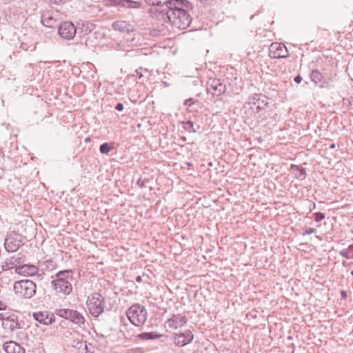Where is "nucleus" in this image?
Wrapping results in <instances>:
<instances>
[{
  "label": "nucleus",
  "mask_w": 353,
  "mask_h": 353,
  "mask_svg": "<svg viewBox=\"0 0 353 353\" xmlns=\"http://www.w3.org/2000/svg\"><path fill=\"white\" fill-rule=\"evenodd\" d=\"M192 8L191 3L186 0H171L168 8L159 10L165 22L170 23L173 27L184 30L190 26L192 17L189 10Z\"/></svg>",
  "instance_id": "1"
},
{
  "label": "nucleus",
  "mask_w": 353,
  "mask_h": 353,
  "mask_svg": "<svg viewBox=\"0 0 353 353\" xmlns=\"http://www.w3.org/2000/svg\"><path fill=\"white\" fill-rule=\"evenodd\" d=\"M268 97L262 94H254L250 97L243 105L245 117L247 118L259 117V112L268 106Z\"/></svg>",
  "instance_id": "2"
},
{
  "label": "nucleus",
  "mask_w": 353,
  "mask_h": 353,
  "mask_svg": "<svg viewBox=\"0 0 353 353\" xmlns=\"http://www.w3.org/2000/svg\"><path fill=\"white\" fill-rule=\"evenodd\" d=\"M72 274V270L59 271L55 274V279L52 281L51 284L56 293L66 296L72 292L71 280Z\"/></svg>",
  "instance_id": "3"
},
{
  "label": "nucleus",
  "mask_w": 353,
  "mask_h": 353,
  "mask_svg": "<svg viewBox=\"0 0 353 353\" xmlns=\"http://www.w3.org/2000/svg\"><path fill=\"white\" fill-rule=\"evenodd\" d=\"M86 305L91 315L98 317L104 312L105 300L101 294L95 292L88 296Z\"/></svg>",
  "instance_id": "4"
},
{
  "label": "nucleus",
  "mask_w": 353,
  "mask_h": 353,
  "mask_svg": "<svg viewBox=\"0 0 353 353\" xmlns=\"http://www.w3.org/2000/svg\"><path fill=\"white\" fill-rule=\"evenodd\" d=\"M126 314L130 321L136 326H140L144 324L148 316L146 309L143 305L140 304L132 305L127 310Z\"/></svg>",
  "instance_id": "5"
},
{
  "label": "nucleus",
  "mask_w": 353,
  "mask_h": 353,
  "mask_svg": "<svg viewBox=\"0 0 353 353\" xmlns=\"http://www.w3.org/2000/svg\"><path fill=\"white\" fill-rule=\"evenodd\" d=\"M13 290L15 294L25 299H30L36 294L37 286L32 281L25 279L16 281Z\"/></svg>",
  "instance_id": "6"
},
{
  "label": "nucleus",
  "mask_w": 353,
  "mask_h": 353,
  "mask_svg": "<svg viewBox=\"0 0 353 353\" xmlns=\"http://www.w3.org/2000/svg\"><path fill=\"white\" fill-rule=\"evenodd\" d=\"M25 237L17 232L12 231L8 234L5 239L4 247L7 252L17 251L24 244Z\"/></svg>",
  "instance_id": "7"
},
{
  "label": "nucleus",
  "mask_w": 353,
  "mask_h": 353,
  "mask_svg": "<svg viewBox=\"0 0 353 353\" xmlns=\"http://www.w3.org/2000/svg\"><path fill=\"white\" fill-rule=\"evenodd\" d=\"M269 56L272 59H285L290 57V52L284 44L273 42L270 46Z\"/></svg>",
  "instance_id": "8"
},
{
  "label": "nucleus",
  "mask_w": 353,
  "mask_h": 353,
  "mask_svg": "<svg viewBox=\"0 0 353 353\" xmlns=\"http://www.w3.org/2000/svg\"><path fill=\"white\" fill-rule=\"evenodd\" d=\"M207 91L213 96H221L226 91V85L219 79H210L207 83Z\"/></svg>",
  "instance_id": "9"
},
{
  "label": "nucleus",
  "mask_w": 353,
  "mask_h": 353,
  "mask_svg": "<svg viewBox=\"0 0 353 353\" xmlns=\"http://www.w3.org/2000/svg\"><path fill=\"white\" fill-rule=\"evenodd\" d=\"M77 32L76 27L72 22L65 21L59 26V34L65 39L70 40L72 39Z\"/></svg>",
  "instance_id": "10"
},
{
  "label": "nucleus",
  "mask_w": 353,
  "mask_h": 353,
  "mask_svg": "<svg viewBox=\"0 0 353 353\" xmlns=\"http://www.w3.org/2000/svg\"><path fill=\"white\" fill-rule=\"evenodd\" d=\"M193 339V334L189 330H187L183 332L174 334V343L176 345L181 347L185 346L190 343L192 341Z\"/></svg>",
  "instance_id": "11"
},
{
  "label": "nucleus",
  "mask_w": 353,
  "mask_h": 353,
  "mask_svg": "<svg viewBox=\"0 0 353 353\" xmlns=\"http://www.w3.org/2000/svg\"><path fill=\"white\" fill-rule=\"evenodd\" d=\"M15 272L23 276H32L37 274L39 268L32 264H23L16 267Z\"/></svg>",
  "instance_id": "12"
},
{
  "label": "nucleus",
  "mask_w": 353,
  "mask_h": 353,
  "mask_svg": "<svg viewBox=\"0 0 353 353\" xmlns=\"http://www.w3.org/2000/svg\"><path fill=\"white\" fill-rule=\"evenodd\" d=\"M188 319L184 314H173L169 319H168L166 324L170 328L178 329L185 325Z\"/></svg>",
  "instance_id": "13"
},
{
  "label": "nucleus",
  "mask_w": 353,
  "mask_h": 353,
  "mask_svg": "<svg viewBox=\"0 0 353 353\" xmlns=\"http://www.w3.org/2000/svg\"><path fill=\"white\" fill-rule=\"evenodd\" d=\"M2 326L5 330L9 332H12L20 328V323H19L17 316L12 314L7 317L2 318Z\"/></svg>",
  "instance_id": "14"
},
{
  "label": "nucleus",
  "mask_w": 353,
  "mask_h": 353,
  "mask_svg": "<svg viewBox=\"0 0 353 353\" xmlns=\"http://www.w3.org/2000/svg\"><path fill=\"white\" fill-rule=\"evenodd\" d=\"M34 319L43 325H50L54 322L53 315L50 316L47 312H37L32 314Z\"/></svg>",
  "instance_id": "15"
},
{
  "label": "nucleus",
  "mask_w": 353,
  "mask_h": 353,
  "mask_svg": "<svg viewBox=\"0 0 353 353\" xmlns=\"http://www.w3.org/2000/svg\"><path fill=\"white\" fill-rule=\"evenodd\" d=\"M41 23L48 28H54L57 26V21L50 11H45L41 14Z\"/></svg>",
  "instance_id": "16"
},
{
  "label": "nucleus",
  "mask_w": 353,
  "mask_h": 353,
  "mask_svg": "<svg viewBox=\"0 0 353 353\" xmlns=\"http://www.w3.org/2000/svg\"><path fill=\"white\" fill-rule=\"evenodd\" d=\"M3 349L6 353H25V350L19 343L10 341L3 344Z\"/></svg>",
  "instance_id": "17"
},
{
  "label": "nucleus",
  "mask_w": 353,
  "mask_h": 353,
  "mask_svg": "<svg viewBox=\"0 0 353 353\" xmlns=\"http://www.w3.org/2000/svg\"><path fill=\"white\" fill-rule=\"evenodd\" d=\"M112 27L114 30H117L121 32L129 33L130 31L132 30V26L125 21H114L112 23Z\"/></svg>",
  "instance_id": "18"
},
{
  "label": "nucleus",
  "mask_w": 353,
  "mask_h": 353,
  "mask_svg": "<svg viewBox=\"0 0 353 353\" xmlns=\"http://www.w3.org/2000/svg\"><path fill=\"white\" fill-rule=\"evenodd\" d=\"M68 320H70L72 323L77 324L79 325H83L85 323V319L83 316L77 310H74L72 309H70Z\"/></svg>",
  "instance_id": "19"
},
{
  "label": "nucleus",
  "mask_w": 353,
  "mask_h": 353,
  "mask_svg": "<svg viewBox=\"0 0 353 353\" xmlns=\"http://www.w3.org/2000/svg\"><path fill=\"white\" fill-rule=\"evenodd\" d=\"M291 171L297 179L303 180L306 176L305 170L299 165H292Z\"/></svg>",
  "instance_id": "20"
},
{
  "label": "nucleus",
  "mask_w": 353,
  "mask_h": 353,
  "mask_svg": "<svg viewBox=\"0 0 353 353\" xmlns=\"http://www.w3.org/2000/svg\"><path fill=\"white\" fill-rule=\"evenodd\" d=\"M162 336V334H158L154 332H143L138 335V337L141 340H154L159 339Z\"/></svg>",
  "instance_id": "21"
},
{
  "label": "nucleus",
  "mask_w": 353,
  "mask_h": 353,
  "mask_svg": "<svg viewBox=\"0 0 353 353\" xmlns=\"http://www.w3.org/2000/svg\"><path fill=\"white\" fill-rule=\"evenodd\" d=\"M41 266L43 271L50 272L57 268V264L55 261L48 259L41 263Z\"/></svg>",
  "instance_id": "22"
},
{
  "label": "nucleus",
  "mask_w": 353,
  "mask_h": 353,
  "mask_svg": "<svg viewBox=\"0 0 353 353\" xmlns=\"http://www.w3.org/2000/svg\"><path fill=\"white\" fill-rule=\"evenodd\" d=\"M14 261L15 260H13V258L11 256L10 258H8L2 263L1 265V269L3 271H7L9 270H11L12 268H14V271L16 270V267L17 265H15Z\"/></svg>",
  "instance_id": "23"
},
{
  "label": "nucleus",
  "mask_w": 353,
  "mask_h": 353,
  "mask_svg": "<svg viewBox=\"0 0 353 353\" xmlns=\"http://www.w3.org/2000/svg\"><path fill=\"white\" fill-rule=\"evenodd\" d=\"M121 4L128 8H139L141 7V2L132 0H125L121 1Z\"/></svg>",
  "instance_id": "24"
},
{
  "label": "nucleus",
  "mask_w": 353,
  "mask_h": 353,
  "mask_svg": "<svg viewBox=\"0 0 353 353\" xmlns=\"http://www.w3.org/2000/svg\"><path fill=\"white\" fill-rule=\"evenodd\" d=\"M182 123L185 125L184 129L190 133H195L200 128L199 125H194V123L191 121H183Z\"/></svg>",
  "instance_id": "25"
},
{
  "label": "nucleus",
  "mask_w": 353,
  "mask_h": 353,
  "mask_svg": "<svg viewBox=\"0 0 353 353\" xmlns=\"http://www.w3.org/2000/svg\"><path fill=\"white\" fill-rule=\"evenodd\" d=\"M339 254L347 259H353V244L350 245L347 249L341 250Z\"/></svg>",
  "instance_id": "26"
},
{
  "label": "nucleus",
  "mask_w": 353,
  "mask_h": 353,
  "mask_svg": "<svg viewBox=\"0 0 353 353\" xmlns=\"http://www.w3.org/2000/svg\"><path fill=\"white\" fill-rule=\"evenodd\" d=\"M145 1L152 6H157L163 7V8H168V4L171 0H145Z\"/></svg>",
  "instance_id": "27"
},
{
  "label": "nucleus",
  "mask_w": 353,
  "mask_h": 353,
  "mask_svg": "<svg viewBox=\"0 0 353 353\" xmlns=\"http://www.w3.org/2000/svg\"><path fill=\"white\" fill-rule=\"evenodd\" d=\"M310 79L315 85H317L321 81L323 75L319 70H313L310 74Z\"/></svg>",
  "instance_id": "28"
},
{
  "label": "nucleus",
  "mask_w": 353,
  "mask_h": 353,
  "mask_svg": "<svg viewBox=\"0 0 353 353\" xmlns=\"http://www.w3.org/2000/svg\"><path fill=\"white\" fill-rule=\"evenodd\" d=\"M131 48V46L126 45L125 43H124V41H121L120 43H117L115 46L114 49L116 50H123L127 52H134V50H132Z\"/></svg>",
  "instance_id": "29"
},
{
  "label": "nucleus",
  "mask_w": 353,
  "mask_h": 353,
  "mask_svg": "<svg viewBox=\"0 0 353 353\" xmlns=\"http://www.w3.org/2000/svg\"><path fill=\"white\" fill-rule=\"evenodd\" d=\"M114 148L108 143H103L99 147V151L101 154H108L111 150Z\"/></svg>",
  "instance_id": "30"
},
{
  "label": "nucleus",
  "mask_w": 353,
  "mask_h": 353,
  "mask_svg": "<svg viewBox=\"0 0 353 353\" xmlns=\"http://www.w3.org/2000/svg\"><path fill=\"white\" fill-rule=\"evenodd\" d=\"M70 309H57L55 310V314L60 317L68 319Z\"/></svg>",
  "instance_id": "31"
},
{
  "label": "nucleus",
  "mask_w": 353,
  "mask_h": 353,
  "mask_svg": "<svg viewBox=\"0 0 353 353\" xmlns=\"http://www.w3.org/2000/svg\"><path fill=\"white\" fill-rule=\"evenodd\" d=\"M143 69L142 68H140L139 69H137L135 70L134 73L135 74H133L132 76L133 77H137L139 80L140 81L141 83H143L144 81L143 80V73L142 72Z\"/></svg>",
  "instance_id": "32"
},
{
  "label": "nucleus",
  "mask_w": 353,
  "mask_h": 353,
  "mask_svg": "<svg viewBox=\"0 0 353 353\" xmlns=\"http://www.w3.org/2000/svg\"><path fill=\"white\" fill-rule=\"evenodd\" d=\"M13 258V260H15L14 263L16 265H23L22 263L25 262L26 258L25 256H12Z\"/></svg>",
  "instance_id": "33"
},
{
  "label": "nucleus",
  "mask_w": 353,
  "mask_h": 353,
  "mask_svg": "<svg viewBox=\"0 0 353 353\" xmlns=\"http://www.w3.org/2000/svg\"><path fill=\"white\" fill-rule=\"evenodd\" d=\"M314 215H315L314 221L316 222H319L325 219L324 214H323L321 212H316L314 214Z\"/></svg>",
  "instance_id": "34"
},
{
  "label": "nucleus",
  "mask_w": 353,
  "mask_h": 353,
  "mask_svg": "<svg viewBox=\"0 0 353 353\" xmlns=\"http://www.w3.org/2000/svg\"><path fill=\"white\" fill-rule=\"evenodd\" d=\"M315 232H316V230L314 228H309L306 229L303 232V235L305 236V235L311 234L315 233Z\"/></svg>",
  "instance_id": "35"
},
{
  "label": "nucleus",
  "mask_w": 353,
  "mask_h": 353,
  "mask_svg": "<svg viewBox=\"0 0 353 353\" xmlns=\"http://www.w3.org/2000/svg\"><path fill=\"white\" fill-rule=\"evenodd\" d=\"M194 103L193 99L190 98L184 101V105L187 106H191Z\"/></svg>",
  "instance_id": "36"
},
{
  "label": "nucleus",
  "mask_w": 353,
  "mask_h": 353,
  "mask_svg": "<svg viewBox=\"0 0 353 353\" xmlns=\"http://www.w3.org/2000/svg\"><path fill=\"white\" fill-rule=\"evenodd\" d=\"M115 109L117 110V111H122L123 110V103H118L116 106H115Z\"/></svg>",
  "instance_id": "37"
},
{
  "label": "nucleus",
  "mask_w": 353,
  "mask_h": 353,
  "mask_svg": "<svg viewBox=\"0 0 353 353\" xmlns=\"http://www.w3.org/2000/svg\"><path fill=\"white\" fill-rule=\"evenodd\" d=\"M294 80L296 83H299L302 81V77L300 75H297L296 77H294Z\"/></svg>",
  "instance_id": "38"
},
{
  "label": "nucleus",
  "mask_w": 353,
  "mask_h": 353,
  "mask_svg": "<svg viewBox=\"0 0 353 353\" xmlns=\"http://www.w3.org/2000/svg\"><path fill=\"white\" fill-rule=\"evenodd\" d=\"M6 307V305L4 302L0 301V310H4Z\"/></svg>",
  "instance_id": "39"
},
{
  "label": "nucleus",
  "mask_w": 353,
  "mask_h": 353,
  "mask_svg": "<svg viewBox=\"0 0 353 353\" xmlns=\"http://www.w3.org/2000/svg\"><path fill=\"white\" fill-rule=\"evenodd\" d=\"M136 281L138 283H141L142 281V276H137L136 277Z\"/></svg>",
  "instance_id": "40"
},
{
  "label": "nucleus",
  "mask_w": 353,
  "mask_h": 353,
  "mask_svg": "<svg viewBox=\"0 0 353 353\" xmlns=\"http://www.w3.org/2000/svg\"><path fill=\"white\" fill-rule=\"evenodd\" d=\"M341 296L343 299H345L347 297V293L345 291H341Z\"/></svg>",
  "instance_id": "41"
},
{
  "label": "nucleus",
  "mask_w": 353,
  "mask_h": 353,
  "mask_svg": "<svg viewBox=\"0 0 353 353\" xmlns=\"http://www.w3.org/2000/svg\"><path fill=\"white\" fill-rule=\"evenodd\" d=\"M321 88H327L328 87V83H325V84H322Z\"/></svg>",
  "instance_id": "42"
},
{
  "label": "nucleus",
  "mask_w": 353,
  "mask_h": 353,
  "mask_svg": "<svg viewBox=\"0 0 353 353\" xmlns=\"http://www.w3.org/2000/svg\"><path fill=\"white\" fill-rule=\"evenodd\" d=\"M330 148H332V149L335 148V144L332 143V145H330Z\"/></svg>",
  "instance_id": "43"
},
{
  "label": "nucleus",
  "mask_w": 353,
  "mask_h": 353,
  "mask_svg": "<svg viewBox=\"0 0 353 353\" xmlns=\"http://www.w3.org/2000/svg\"><path fill=\"white\" fill-rule=\"evenodd\" d=\"M208 1L209 0H199V1H201L203 3H205L208 2Z\"/></svg>",
  "instance_id": "44"
},
{
  "label": "nucleus",
  "mask_w": 353,
  "mask_h": 353,
  "mask_svg": "<svg viewBox=\"0 0 353 353\" xmlns=\"http://www.w3.org/2000/svg\"><path fill=\"white\" fill-rule=\"evenodd\" d=\"M90 141V137H87V138L85 139V142H89Z\"/></svg>",
  "instance_id": "45"
},
{
  "label": "nucleus",
  "mask_w": 353,
  "mask_h": 353,
  "mask_svg": "<svg viewBox=\"0 0 353 353\" xmlns=\"http://www.w3.org/2000/svg\"><path fill=\"white\" fill-rule=\"evenodd\" d=\"M137 183H139V185H141V186H143V184H141V183H139V181H137Z\"/></svg>",
  "instance_id": "46"
},
{
  "label": "nucleus",
  "mask_w": 353,
  "mask_h": 353,
  "mask_svg": "<svg viewBox=\"0 0 353 353\" xmlns=\"http://www.w3.org/2000/svg\"><path fill=\"white\" fill-rule=\"evenodd\" d=\"M137 183H139V185H141V186H143V184H141V183H139V181H137Z\"/></svg>",
  "instance_id": "47"
},
{
  "label": "nucleus",
  "mask_w": 353,
  "mask_h": 353,
  "mask_svg": "<svg viewBox=\"0 0 353 353\" xmlns=\"http://www.w3.org/2000/svg\"><path fill=\"white\" fill-rule=\"evenodd\" d=\"M137 183H139V185H141V186H143V184H141V183H139V181H137Z\"/></svg>",
  "instance_id": "48"
},
{
  "label": "nucleus",
  "mask_w": 353,
  "mask_h": 353,
  "mask_svg": "<svg viewBox=\"0 0 353 353\" xmlns=\"http://www.w3.org/2000/svg\"><path fill=\"white\" fill-rule=\"evenodd\" d=\"M351 274L353 276V270L351 271Z\"/></svg>",
  "instance_id": "49"
}]
</instances>
